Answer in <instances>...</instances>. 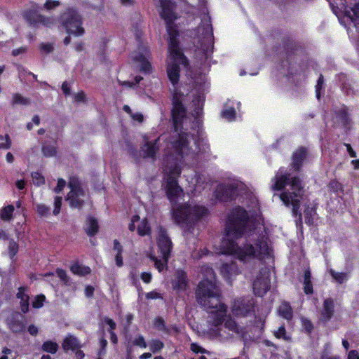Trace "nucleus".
<instances>
[{
    "label": "nucleus",
    "instance_id": "obj_24",
    "mask_svg": "<svg viewBox=\"0 0 359 359\" xmlns=\"http://www.w3.org/2000/svg\"><path fill=\"white\" fill-rule=\"evenodd\" d=\"M80 347L81 345L77 338L71 334L67 335L62 343V348L65 351H75Z\"/></svg>",
    "mask_w": 359,
    "mask_h": 359
},
{
    "label": "nucleus",
    "instance_id": "obj_16",
    "mask_svg": "<svg viewBox=\"0 0 359 359\" xmlns=\"http://www.w3.org/2000/svg\"><path fill=\"white\" fill-rule=\"evenodd\" d=\"M24 316L19 313H14L8 320L7 325L9 329L13 333H20L25 330V325L24 323Z\"/></svg>",
    "mask_w": 359,
    "mask_h": 359
},
{
    "label": "nucleus",
    "instance_id": "obj_48",
    "mask_svg": "<svg viewBox=\"0 0 359 359\" xmlns=\"http://www.w3.org/2000/svg\"><path fill=\"white\" fill-rule=\"evenodd\" d=\"M65 184H66V182L63 179H62V178L58 179L57 184L56 187L54 189L55 192L60 193L64 189V187H65Z\"/></svg>",
    "mask_w": 359,
    "mask_h": 359
},
{
    "label": "nucleus",
    "instance_id": "obj_61",
    "mask_svg": "<svg viewBox=\"0 0 359 359\" xmlns=\"http://www.w3.org/2000/svg\"><path fill=\"white\" fill-rule=\"evenodd\" d=\"M344 145L346 146V149H347V151L348 152L349 155L351 156V157L352 158H355L356 157V153L355 152V151L352 149L351 144H344Z\"/></svg>",
    "mask_w": 359,
    "mask_h": 359
},
{
    "label": "nucleus",
    "instance_id": "obj_1",
    "mask_svg": "<svg viewBox=\"0 0 359 359\" xmlns=\"http://www.w3.org/2000/svg\"><path fill=\"white\" fill-rule=\"evenodd\" d=\"M207 278L202 280L196 290L198 304L204 309H212L208 335L210 339L222 343L250 338L245 327L239 325L231 316H226V306L220 301V294L215 280V273L207 268Z\"/></svg>",
    "mask_w": 359,
    "mask_h": 359
},
{
    "label": "nucleus",
    "instance_id": "obj_14",
    "mask_svg": "<svg viewBox=\"0 0 359 359\" xmlns=\"http://www.w3.org/2000/svg\"><path fill=\"white\" fill-rule=\"evenodd\" d=\"M252 309V303L250 299H239L233 302L232 313L236 316H245Z\"/></svg>",
    "mask_w": 359,
    "mask_h": 359
},
{
    "label": "nucleus",
    "instance_id": "obj_8",
    "mask_svg": "<svg viewBox=\"0 0 359 359\" xmlns=\"http://www.w3.org/2000/svg\"><path fill=\"white\" fill-rule=\"evenodd\" d=\"M158 245L163 261L158 259L154 256H150V258L154 262L155 267L161 272L163 269L164 266L167 264L172 248V242L167 234V231L164 229H160L159 230Z\"/></svg>",
    "mask_w": 359,
    "mask_h": 359
},
{
    "label": "nucleus",
    "instance_id": "obj_35",
    "mask_svg": "<svg viewBox=\"0 0 359 359\" xmlns=\"http://www.w3.org/2000/svg\"><path fill=\"white\" fill-rule=\"evenodd\" d=\"M36 212L40 217H48L50 215V208L44 204H37Z\"/></svg>",
    "mask_w": 359,
    "mask_h": 359
},
{
    "label": "nucleus",
    "instance_id": "obj_25",
    "mask_svg": "<svg viewBox=\"0 0 359 359\" xmlns=\"http://www.w3.org/2000/svg\"><path fill=\"white\" fill-rule=\"evenodd\" d=\"M278 313L280 316L286 319L287 320H291L293 318V311L291 306L287 302H283L278 309Z\"/></svg>",
    "mask_w": 359,
    "mask_h": 359
},
{
    "label": "nucleus",
    "instance_id": "obj_45",
    "mask_svg": "<svg viewBox=\"0 0 359 359\" xmlns=\"http://www.w3.org/2000/svg\"><path fill=\"white\" fill-rule=\"evenodd\" d=\"M205 38L207 41L210 43L211 47L212 48V29L211 25L207 24V27L205 28Z\"/></svg>",
    "mask_w": 359,
    "mask_h": 359
},
{
    "label": "nucleus",
    "instance_id": "obj_41",
    "mask_svg": "<svg viewBox=\"0 0 359 359\" xmlns=\"http://www.w3.org/2000/svg\"><path fill=\"white\" fill-rule=\"evenodd\" d=\"M236 111L233 108H229L224 110L222 113V115L224 118L228 119L229 121H231L235 117Z\"/></svg>",
    "mask_w": 359,
    "mask_h": 359
},
{
    "label": "nucleus",
    "instance_id": "obj_10",
    "mask_svg": "<svg viewBox=\"0 0 359 359\" xmlns=\"http://www.w3.org/2000/svg\"><path fill=\"white\" fill-rule=\"evenodd\" d=\"M39 8L36 4H34L30 8L23 12L22 16L29 25L32 27H38L40 25L46 27L53 25L54 20L40 14L38 11Z\"/></svg>",
    "mask_w": 359,
    "mask_h": 359
},
{
    "label": "nucleus",
    "instance_id": "obj_37",
    "mask_svg": "<svg viewBox=\"0 0 359 359\" xmlns=\"http://www.w3.org/2000/svg\"><path fill=\"white\" fill-rule=\"evenodd\" d=\"M41 150L43 156L46 157L54 156L56 154V149L53 146L43 145Z\"/></svg>",
    "mask_w": 359,
    "mask_h": 359
},
{
    "label": "nucleus",
    "instance_id": "obj_32",
    "mask_svg": "<svg viewBox=\"0 0 359 359\" xmlns=\"http://www.w3.org/2000/svg\"><path fill=\"white\" fill-rule=\"evenodd\" d=\"M22 104V105H28L30 104V100L29 98L22 97L19 93H15L13 95L12 104Z\"/></svg>",
    "mask_w": 359,
    "mask_h": 359
},
{
    "label": "nucleus",
    "instance_id": "obj_26",
    "mask_svg": "<svg viewBox=\"0 0 359 359\" xmlns=\"http://www.w3.org/2000/svg\"><path fill=\"white\" fill-rule=\"evenodd\" d=\"M85 231L88 236H94L98 231L97 221L93 217H89L87 220Z\"/></svg>",
    "mask_w": 359,
    "mask_h": 359
},
{
    "label": "nucleus",
    "instance_id": "obj_63",
    "mask_svg": "<svg viewBox=\"0 0 359 359\" xmlns=\"http://www.w3.org/2000/svg\"><path fill=\"white\" fill-rule=\"evenodd\" d=\"M131 118L135 121H137L138 122H142L143 121V116L142 114H140V113H133L132 115L130 116Z\"/></svg>",
    "mask_w": 359,
    "mask_h": 359
},
{
    "label": "nucleus",
    "instance_id": "obj_4",
    "mask_svg": "<svg viewBox=\"0 0 359 359\" xmlns=\"http://www.w3.org/2000/svg\"><path fill=\"white\" fill-rule=\"evenodd\" d=\"M207 213L203 206L181 205L173 209L172 217L178 224L186 225L184 234L188 236L192 229V224L198 221Z\"/></svg>",
    "mask_w": 359,
    "mask_h": 359
},
{
    "label": "nucleus",
    "instance_id": "obj_51",
    "mask_svg": "<svg viewBox=\"0 0 359 359\" xmlns=\"http://www.w3.org/2000/svg\"><path fill=\"white\" fill-rule=\"evenodd\" d=\"M191 350L193 352H195L196 353H204L206 352V351L203 348L201 347L200 346H198L197 344H195V343H192L191 344Z\"/></svg>",
    "mask_w": 359,
    "mask_h": 359
},
{
    "label": "nucleus",
    "instance_id": "obj_56",
    "mask_svg": "<svg viewBox=\"0 0 359 359\" xmlns=\"http://www.w3.org/2000/svg\"><path fill=\"white\" fill-rule=\"evenodd\" d=\"M41 49L46 53H50L53 50V47L50 43H42L41 46Z\"/></svg>",
    "mask_w": 359,
    "mask_h": 359
},
{
    "label": "nucleus",
    "instance_id": "obj_6",
    "mask_svg": "<svg viewBox=\"0 0 359 359\" xmlns=\"http://www.w3.org/2000/svg\"><path fill=\"white\" fill-rule=\"evenodd\" d=\"M291 191H287L280 195V200L289 207L292 206V215L298 217L299 222L302 220V215L299 210L300 202L303 198L304 190L302 182L299 177H293L290 182Z\"/></svg>",
    "mask_w": 359,
    "mask_h": 359
},
{
    "label": "nucleus",
    "instance_id": "obj_36",
    "mask_svg": "<svg viewBox=\"0 0 359 359\" xmlns=\"http://www.w3.org/2000/svg\"><path fill=\"white\" fill-rule=\"evenodd\" d=\"M32 178L33 183L36 186H41L45 184L44 177L38 172H33L32 173Z\"/></svg>",
    "mask_w": 359,
    "mask_h": 359
},
{
    "label": "nucleus",
    "instance_id": "obj_58",
    "mask_svg": "<svg viewBox=\"0 0 359 359\" xmlns=\"http://www.w3.org/2000/svg\"><path fill=\"white\" fill-rule=\"evenodd\" d=\"M114 250L116 251V253H121L122 252V246L121 245L120 243L117 240L114 241Z\"/></svg>",
    "mask_w": 359,
    "mask_h": 359
},
{
    "label": "nucleus",
    "instance_id": "obj_43",
    "mask_svg": "<svg viewBox=\"0 0 359 359\" xmlns=\"http://www.w3.org/2000/svg\"><path fill=\"white\" fill-rule=\"evenodd\" d=\"M154 326L156 328H157L158 330L161 331H165V325L164 323V320L161 318H156L154 320Z\"/></svg>",
    "mask_w": 359,
    "mask_h": 359
},
{
    "label": "nucleus",
    "instance_id": "obj_3",
    "mask_svg": "<svg viewBox=\"0 0 359 359\" xmlns=\"http://www.w3.org/2000/svg\"><path fill=\"white\" fill-rule=\"evenodd\" d=\"M248 219V213L243 208H235L229 217L226 226V234L221 243L223 254L234 255L244 262L255 258L261 260L271 255V248L264 238L258 241L256 248L251 244L241 248L235 242L234 238L241 237L248 230L251 231Z\"/></svg>",
    "mask_w": 359,
    "mask_h": 359
},
{
    "label": "nucleus",
    "instance_id": "obj_60",
    "mask_svg": "<svg viewBox=\"0 0 359 359\" xmlns=\"http://www.w3.org/2000/svg\"><path fill=\"white\" fill-rule=\"evenodd\" d=\"M140 219L139 216L135 215L133 217L131 223L128 226V229L130 231H133L135 229V222Z\"/></svg>",
    "mask_w": 359,
    "mask_h": 359
},
{
    "label": "nucleus",
    "instance_id": "obj_2",
    "mask_svg": "<svg viewBox=\"0 0 359 359\" xmlns=\"http://www.w3.org/2000/svg\"><path fill=\"white\" fill-rule=\"evenodd\" d=\"M174 125V135H172L166 147L165 157V171L167 173L166 193L168 198L172 201L182 191L178 185L177 178L181 174L180 164L184 154L188 149V137L189 135L184 131V122L187 119L186 109L182 102L175 100L172 110Z\"/></svg>",
    "mask_w": 359,
    "mask_h": 359
},
{
    "label": "nucleus",
    "instance_id": "obj_12",
    "mask_svg": "<svg viewBox=\"0 0 359 359\" xmlns=\"http://www.w3.org/2000/svg\"><path fill=\"white\" fill-rule=\"evenodd\" d=\"M238 189V184L236 182L219 184L215 190V197L224 201L230 200L235 196Z\"/></svg>",
    "mask_w": 359,
    "mask_h": 359
},
{
    "label": "nucleus",
    "instance_id": "obj_28",
    "mask_svg": "<svg viewBox=\"0 0 359 359\" xmlns=\"http://www.w3.org/2000/svg\"><path fill=\"white\" fill-rule=\"evenodd\" d=\"M14 211V206L13 205H8L3 208L0 210V217L4 221H10L13 217V212Z\"/></svg>",
    "mask_w": 359,
    "mask_h": 359
},
{
    "label": "nucleus",
    "instance_id": "obj_30",
    "mask_svg": "<svg viewBox=\"0 0 359 359\" xmlns=\"http://www.w3.org/2000/svg\"><path fill=\"white\" fill-rule=\"evenodd\" d=\"M330 273L333 278V279L339 284H341L344 282L346 281L348 278V275L347 273L336 272L333 269L330 270Z\"/></svg>",
    "mask_w": 359,
    "mask_h": 359
},
{
    "label": "nucleus",
    "instance_id": "obj_29",
    "mask_svg": "<svg viewBox=\"0 0 359 359\" xmlns=\"http://www.w3.org/2000/svg\"><path fill=\"white\" fill-rule=\"evenodd\" d=\"M58 347L59 346L56 342L52 341H46L43 344L41 349L45 352L54 354L57 351Z\"/></svg>",
    "mask_w": 359,
    "mask_h": 359
},
{
    "label": "nucleus",
    "instance_id": "obj_22",
    "mask_svg": "<svg viewBox=\"0 0 359 359\" xmlns=\"http://www.w3.org/2000/svg\"><path fill=\"white\" fill-rule=\"evenodd\" d=\"M149 57V52L144 48V53L133 56V59L136 61L141 62V70L145 73H149L151 69V65L148 60Z\"/></svg>",
    "mask_w": 359,
    "mask_h": 359
},
{
    "label": "nucleus",
    "instance_id": "obj_7",
    "mask_svg": "<svg viewBox=\"0 0 359 359\" xmlns=\"http://www.w3.org/2000/svg\"><path fill=\"white\" fill-rule=\"evenodd\" d=\"M60 22L69 34L80 36L85 32L81 15L72 8H67L62 13Z\"/></svg>",
    "mask_w": 359,
    "mask_h": 359
},
{
    "label": "nucleus",
    "instance_id": "obj_42",
    "mask_svg": "<svg viewBox=\"0 0 359 359\" xmlns=\"http://www.w3.org/2000/svg\"><path fill=\"white\" fill-rule=\"evenodd\" d=\"M61 205H62V197L56 196L55 198V201H54V210H53V214L55 215H57L60 213Z\"/></svg>",
    "mask_w": 359,
    "mask_h": 359
},
{
    "label": "nucleus",
    "instance_id": "obj_53",
    "mask_svg": "<svg viewBox=\"0 0 359 359\" xmlns=\"http://www.w3.org/2000/svg\"><path fill=\"white\" fill-rule=\"evenodd\" d=\"M86 95L84 92L81 91L75 94L74 100L76 102H83L85 100Z\"/></svg>",
    "mask_w": 359,
    "mask_h": 359
},
{
    "label": "nucleus",
    "instance_id": "obj_15",
    "mask_svg": "<svg viewBox=\"0 0 359 359\" xmlns=\"http://www.w3.org/2000/svg\"><path fill=\"white\" fill-rule=\"evenodd\" d=\"M162 136L158 139L152 141H146V142L141 147V151L142 152L144 158H151L153 161L156 160V154L159 150L158 142Z\"/></svg>",
    "mask_w": 359,
    "mask_h": 359
},
{
    "label": "nucleus",
    "instance_id": "obj_5",
    "mask_svg": "<svg viewBox=\"0 0 359 359\" xmlns=\"http://www.w3.org/2000/svg\"><path fill=\"white\" fill-rule=\"evenodd\" d=\"M168 50L170 55L168 57L167 72L170 81L175 85L179 79L180 65L187 67L189 62L187 58L181 51L177 41L172 35L169 41Z\"/></svg>",
    "mask_w": 359,
    "mask_h": 359
},
{
    "label": "nucleus",
    "instance_id": "obj_33",
    "mask_svg": "<svg viewBox=\"0 0 359 359\" xmlns=\"http://www.w3.org/2000/svg\"><path fill=\"white\" fill-rule=\"evenodd\" d=\"M316 210L313 208L308 206L304 210V217L306 223L311 225L313 222Z\"/></svg>",
    "mask_w": 359,
    "mask_h": 359
},
{
    "label": "nucleus",
    "instance_id": "obj_27",
    "mask_svg": "<svg viewBox=\"0 0 359 359\" xmlns=\"http://www.w3.org/2000/svg\"><path fill=\"white\" fill-rule=\"evenodd\" d=\"M221 273L229 278L237 273V269L234 263H225L221 266Z\"/></svg>",
    "mask_w": 359,
    "mask_h": 359
},
{
    "label": "nucleus",
    "instance_id": "obj_47",
    "mask_svg": "<svg viewBox=\"0 0 359 359\" xmlns=\"http://www.w3.org/2000/svg\"><path fill=\"white\" fill-rule=\"evenodd\" d=\"M18 245L13 240L11 241L9 243V251L10 254L12 257H13L18 252Z\"/></svg>",
    "mask_w": 359,
    "mask_h": 359
},
{
    "label": "nucleus",
    "instance_id": "obj_17",
    "mask_svg": "<svg viewBox=\"0 0 359 359\" xmlns=\"http://www.w3.org/2000/svg\"><path fill=\"white\" fill-rule=\"evenodd\" d=\"M172 286L173 290L177 292L185 291L188 287V279L184 271L177 270L172 279Z\"/></svg>",
    "mask_w": 359,
    "mask_h": 359
},
{
    "label": "nucleus",
    "instance_id": "obj_31",
    "mask_svg": "<svg viewBox=\"0 0 359 359\" xmlns=\"http://www.w3.org/2000/svg\"><path fill=\"white\" fill-rule=\"evenodd\" d=\"M71 271L75 274L85 276L90 273V269L88 266L75 264L72 266Z\"/></svg>",
    "mask_w": 359,
    "mask_h": 359
},
{
    "label": "nucleus",
    "instance_id": "obj_18",
    "mask_svg": "<svg viewBox=\"0 0 359 359\" xmlns=\"http://www.w3.org/2000/svg\"><path fill=\"white\" fill-rule=\"evenodd\" d=\"M335 118L337 122L340 123L346 128H350L352 124V120L348 114V108L345 105H343L336 112Z\"/></svg>",
    "mask_w": 359,
    "mask_h": 359
},
{
    "label": "nucleus",
    "instance_id": "obj_54",
    "mask_svg": "<svg viewBox=\"0 0 359 359\" xmlns=\"http://www.w3.org/2000/svg\"><path fill=\"white\" fill-rule=\"evenodd\" d=\"M104 320L109 326V330L112 331L116 329V325L112 319L106 317L104 318Z\"/></svg>",
    "mask_w": 359,
    "mask_h": 359
},
{
    "label": "nucleus",
    "instance_id": "obj_62",
    "mask_svg": "<svg viewBox=\"0 0 359 359\" xmlns=\"http://www.w3.org/2000/svg\"><path fill=\"white\" fill-rule=\"evenodd\" d=\"M28 332L31 335L36 336L38 333V328L35 325H31L28 327Z\"/></svg>",
    "mask_w": 359,
    "mask_h": 359
},
{
    "label": "nucleus",
    "instance_id": "obj_9",
    "mask_svg": "<svg viewBox=\"0 0 359 359\" xmlns=\"http://www.w3.org/2000/svg\"><path fill=\"white\" fill-rule=\"evenodd\" d=\"M68 187L70 191L67 194V200L69 201L71 207L81 208L87 195L81 187L80 181L77 177H72L69 178Z\"/></svg>",
    "mask_w": 359,
    "mask_h": 359
},
{
    "label": "nucleus",
    "instance_id": "obj_64",
    "mask_svg": "<svg viewBox=\"0 0 359 359\" xmlns=\"http://www.w3.org/2000/svg\"><path fill=\"white\" fill-rule=\"evenodd\" d=\"M115 261H116V264L118 266L120 267L123 265V259H122L121 253H116V255L115 256Z\"/></svg>",
    "mask_w": 359,
    "mask_h": 359
},
{
    "label": "nucleus",
    "instance_id": "obj_21",
    "mask_svg": "<svg viewBox=\"0 0 359 359\" xmlns=\"http://www.w3.org/2000/svg\"><path fill=\"white\" fill-rule=\"evenodd\" d=\"M27 292V287L21 286L18 288V292L16 297L20 299V309L22 313H26L29 311V297Z\"/></svg>",
    "mask_w": 359,
    "mask_h": 359
},
{
    "label": "nucleus",
    "instance_id": "obj_46",
    "mask_svg": "<svg viewBox=\"0 0 359 359\" xmlns=\"http://www.w3.org/2000/svg\"><path fill=\"white\" fill-rule=\"evenodd\" d=\"M285 333L286 331L284 326H280L277 331L274 332V334L277 338H282L283 339H287Z\"/></svg>",
    "mask_w": 359,
    "mask_h": 359
},
{
    "label": "nucleus",
    "instance_id": "obj_57",
    "mask_svg": "<svg viewBox=\"0 0 359 359\" xmlns=\"http://www.w3.org/2000/svg\"><path fill=\"white\" fill-rule=\"evenodd\" d=\"M12 350L10 348H8L6 347H4L2 349L1 353L4 354L1 357H0V359H8L7 355H10L12 353Z\"/></svg>",
    "mask_w": 359,
    "mask_h": 359
},
{
    "label": "nucleus",
    "instance_id": "obj_40",
    "mask_svg": "<svg viewBox=\"0 0 359 359\" xmlns=\"http://www.w3.org/2000/svg\"><path fill=\"white\" fill-rule=\"evenodd\" d=\"M60 4L59 1L55 0H46L45 2L43 7L47 11H50L52 9L55 8L56 7L59 6Z\"/></svg>",
    "mask_w": 359,
    "mask_h": 359
},
{
    "label": "nucleus",
    "instance_id": "obj_59",
    "mask_svg": "<svg viewBox=\"0 0 359 359\" xmlns=\"http://www.w3.org/2000/svg\"><path fill=\"white\" fill-rule=\"evenodd\" d=\"M348 359H359V353L355 350L351 351L348 354Z\"/></svg>",
    "mask_w": 359,
    "mask_h": 359
},
{
    "label": "nucleus",
    "instance_id": "obj_50",
    "mask_svg": "<svg viewBox=\"0 0 359 359\" xmlns=\"http://www.w3.org/2000/svg\"><path fill=\"white\" fill-rule=\"evenodd\" d=\"M56 273L58 277L62 281H64L65 283H67L68 281V277L65 271L58 269H57Z\"/></svg>",
    "mask_w": 359,
    "mask_h": 359
},
{
    "label": "nucleus",
    "instance_id": "obj_49",
    "mask_svg": "<svg viewBox=\"0 0 359 359\" xmlns=\"http://www.w3.org/2000/svg\"><path fill=\"white\" fill-rule=\"evenodd\" d=\"M302 321V325L306 329V330L308 332H311L313 327L312 323L306 318H303Z\"/></svg>",
    "mask_w": 359,
    "mask_h": 359
},
{
    "label": "nucleus",
    "instance_id": "obj_39",
    "mask_svg": "<svg viewBox=\"0 0 359 359\" xmlns=\"http://www.w3.org/2000/svg\"><path fill=\"white\" fill-rule=\"evenodd\" d=\"M45 299L46 297L43 294L37 295L32 302L33 307L37 309L42 307Z\"/></svg>",
    "mask_w": 359,
    "mask_h": 359
},
{
    "label": "nucleus",
    "instance_id": "obj_11",
    "mask_svg": "<svg viewBox=\"0 0 359 359\" xmlns=\"http://www.w3.org/2000/svg\"><path fill=\"white\" fill-rule=\"evenodd\" d=\"M270 271L264 267L260 269L253 282V290L256 295L263 296L271 287Z\"/></svg>",
    "mask_w": 359,
    "mask_h": 359
},
{
    "label": "nucleus",
    "instance_id": "obj_19",
    "mask_svg": "<svg viewBox=\"0 0 359 359\" xmlns=\"http://www.w3.org/2000/svg\"><path fill=\"white\" fill-rule=\"evenodd\" d=\"M334 301L330 298L326 299L323 302L319 319L323 322L330 320L334 313Z\"/></svg>",
    "mask_w": 359,
    "mask_h": 359
},
{
    "label": "nucleus",
    "instance_id": "obj_34",
    "mask_svg": "<svg viewBox=\"0 0 359 359\" xmlns=\"http://www.w3.org/2000/svg\"><path fill=\"white\" fill-rule=\"evenodd\" d=\"M137 232L139 235L143 236L145 235H148L150 233V228L148 226L147 222L146 219L142 221L141 224L137 227Z\"/></svg>",
    "mask_w": 359,
    "mask_h": 359
},
{
    "label": "nucleus",
    "instance_id": "obj_23",
    "mask_svg": "<svg viewBox=\"0 0 359 359\" xmlns=\"http://www.w3.org/2000/svg\"><path fill=\"white\" fill-rule=\"evenodd\" d=\"M306 149L304 147L299 148L293 154L292 166L295 170H299L302 161L306 156Z\"/></svg>",
    "mask_w": 359,
    "mask_h": 359
},
{
    "label": "nucleus",
    "instance_id": "obj_52",
    "mask_svg": "<svg viewBox=\"0 0 359 359\" xmlns=\"http://www.w3.org/2000/svg\"><path fill=\"white\" fill-rule=\"evenodd\" d=\"M304 292L306 294H311L313 292V287L311 284V281H306L304 280Z\"/></svg>",
    "mask_w": 359,
    "mask_h": 359
},
{
    "label": "nucleus",
    "instance_id": "obj_55",
    "mask_svg": "<svg viewBox=\"0 0 359 359\" xmlns=\"http://www.w3.org/2000/svg\"><path fill=\"white\" fill-rule=\"evenodd\" d=\"M141 278L144 283H149L151 280V275L149 273L144 272L141 274Z\"/></svg>",
    "mask_w": 359,
    "mask_h": 359
},
{
    "label": "nucleus",
    "instance_id": "obj_38",
    "mask_svg": "<svg viewBox=\"0 0 359 359\" xmlns=\"http://www.w3.org/2000/svg\"><path fill=\"white\" fill-rule=\"evenodd\" d=\"M149 348L153 353H156L163 348V343L160 340L154 339L149 343Z\"/></svg>",
    "mask_w": 359,
    "mask_h": 359
},
{
    "label": "nucleus",
    "instance_id": "obj_13",
    "mask_svg": "<svg viewBox=\"0 0 359 359\" xmlns=\"http://www.w3.org/2000/svg\"><path fill=\"white\" fill-rule=\"evenodd\" d=\"M161 8L162 11L161 12V18L164 19V20L166 22L168 25V32L170 36V38L171 37V35L175 36V39L177 40V31L175 29H172L171 23L174 21V20L176 18L172 8L170 5L168 4H165L164 2L161 3ZM170 41V39H169V41Z\"/></svg>",
    "mask_w": 359,
    "mask_h": 359
},
{
    "label": "nucleus",
    "instance_id": "obj_44",
    "mask_svg": "<svg viewBox=\"0 0 359 359\" xmlns=\"http://www.w3.org/2000/svg\"><path fill=\"white\" fill-rule=\"evenodd\" d=\"M133 344L137 346L142 347V348L147 347V343L144 340V337L142 335H139L138 337L135 339V340L133 341Z\"/></svg>",
    "mask_w": 359,
    "mask_h": 359
},
{
    "label": "nucleus",
    "instance_id": "obj_20",
    "mask_svg": "<svg viewBox=\"0 0 359 359\" xmlns=\"http://www.w3.org/2000/svg\"><path fill=\"white\" fill-rule=\"evenodd\" d=\"M290 174L283 173L281 170H279L276 173L275 177L272 180L274 183L271 186L273 190H281L289 182Z\"/></svg>",
    "mask_w": 359,
    "mask_h": 359
}]
</instances>
